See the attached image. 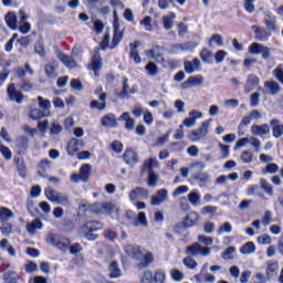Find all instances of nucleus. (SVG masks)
I'll list each match as a JSON object with an SVG mask.
<instances>
[{"mask_svg":"<svg viewBox=\"0 0 283 283\" xmlns=\"http://www.w3.org/2000/svg\"><path fill=\"white\" fill-rule=\"evenodd\" d=\"M124 251L128 258H132L133 260H143L138 263V269H147V266L154 262V254H151V252H147L144 256L143 250H140V247L138 245L127 244L124 248Z\"/></svg>","mask_w":283,"mask_h":283,"instance_id":"nucleus-1","label":"nucleus"},{"mask_svg":"<svg viewBox=\"0 0 283 283\" xmlns=\"http://www.w3.org/2000/svg\"><path fill=\"white\" fill-rule=\"evenodd\" d=\"M103 229V223L99 221H88L80 229V235L86 240L94 241L98 238L97 234H94V231H101Z\"/></svg>","mask_w":283,"mask_h":283,"instance_id":"nucleus-2","label":"nucleus"},{"mask_svg":"<svg viewBox=\"0 0 283 283\" xmlns=\"http://www.w3.org/2000/svg\"><path fill=\"white\" fill-rule=\"evenodd\" d=\"M46 244L55 247V249H59L60 251H67L70 249L71 241L61 234L49 233L46 235Z\"/></svg>","mask_w":283,"mask_h":283,"instance_id":"nucleus-3","label":"nucleus"},{"mask_svg":"<svg viewBox=\"0 0 283 283\" xmlns=\"http://www.w3.org/2000/svg\"><path fill=\"white\" fill-rule=\"evenodd\" d=\"M44 193L46 198L50 200V202H54L55 205H61L62 207H69L70 206V199L67 196L54 190L53 188H46L44 190Z\"/></svg>","mask_w":283,"mask_h":283,"instance_id":"nucleus-4","label":"nucleus"},{"mask_svg":"<svg viewBox=\"0 0 283 283\" xmlns=\"http://www.w3.org/2000/svg\"><path fill=\"white\" fill-rule=\"evenodd\" d=\"M186 255H192L193 258L202 255L203 258H209V255H211V248H205L201 247L200 243L195 242L186 249Z\"/></svg>","mask_w":283,"mask_h":283,"instance_id":"nucleus-5","label":"nucleus"},{"mask_svg":"<svg viewBox=\"0 0 283 283\" xmlns=\"http://www.w3.org/2000/svg\"><path fill=\"white\" fill-rule=\"evenodd\" d=\"M211 126V120H205L201 124V127L191 132L189 138L192 143H197L198 140H202L209 134V127Z\"/></svg>","mask_w":283,"mask_h":283,"instance_id":"nucleus-6","label":"nucleus"},{"mask_svg":"<svg viewBox=\"0 0 283 283\" xmlns=\"http://www.w3.org/2000/svg\"><path fill=\"white\" fill-rule=\"evenodd\" d=\"M249 52L251 54H261L264 61H269V59H271V49H269V46H264V44L254 42L249 48Z\"/></svg>","mask_w":283,"mask_h":283,"instance_id":"nucleus-7","label":"nucleus"},{"mask_svg":"<svg viewBox=\"0 0 283 283\" xmlns=\"http://www.w3.org/2000/svg\"><path fill=\"white\" fill-rule=\"evenodd\" d=\"M7 94H8L9 101H11L12 103L15 102L18 103V105H21V103L25 98L23 96V93L17 90V86L14 85V83L9 84L7 88Z\"/></svg>","mask_w":283,"mask_h":283,"instance_id":"nucleus-8","label":"nucleus"},{"mask_svg":"<svg viewBox=\"0 0 283 283\" xmlns=\"http://www.w3.org/2000/svg\"><path fill=\"white\" fill-rule=\"evenodd\" d=\"M203 83L205 76H190L186 82L181 84V90H191V87H200V85H202Z\"/></svg>","mask_w":283,"mask_h":283,"instance_id":"nucleus-9","label":"nucleus"},{"mask_svg":"<svg viewBox=\"0 0 283 283\" xmlns=\"http://www.w3.org/2000/svg\"><path fill=\"white\" fill-rule=\"evenodd\" d=\"M138 198L147 200V198H149V190L143 187H136L135 189L130 190L129 200L134 202L135 200H138Z\"/></svg>","mask_w":283,"mask_h":283,"instance_id":"nucleus-10","label":"nucleus"},{"mask_svg":"<svg viewBox=\"0 0 283 283\" xmlns=\"http://www.w3.org/2000/svg\"><path fill=\"white\" fill-rule=\"evenodd\" d=\"M167 198H169V192L167 191V189H160L151 198L150 205H153V207H158L163 205V202H166Z\"/></svg>","mask_w":283,"mask_h":283,"instance_id":"nucleus-11","label":"nucleus"},{"mask_svg":"<svg viewBox=\"0 0 283 283\" xmlns=\"http://www.w3.org/2000/svg\"><path fill=\"white\" fill-rule=\"evenodd\" d=\"M198 118H202V113L198 111H192L188 114V117L184 119L185 127L191 128L196 127Z\"/></svg>","mask_w":283,"mask_h":283,"instance_id":"nucleus-12","label":"nucleus"},{"mask_svg":"<svg viewBox=\"0 0 283 283\" xmlns=\"http://www.w3.org/2000/svg\"><path fill=\"white\" fill-rule=\"evenodd\" d=\"M57 70H59V62H51L45 64L44 72H45L46 78H51V81H54V78L59 76Z\"/></svg>","mask_w":283,"mask_h":283,"instance_id":"nucleus-13","label":"nucleus"},{"mask_svg":"<svg viewBox=\"0 0 283 283\" xmlns=\"http://www.w3.org/2000/svg\"><path fill=\"white\" fill-rule=\"evenodd\" d=\"M251 134L252 136H266V134H271V127L269 124L253 125L251 127Z\"/></svg>","mask_w":283,"mask_h":283,"instance_id":"nucleus-14","label":"nucleus"},{"mask_svg":"<svg viewBox=\"0 0 283 283\" xmlns=\"http://www.w3.org/2000/svg\"><path fill=\"white\" fill-rule=\"evenodd\" d=\"M270 127L274 138H282L283 136V124L280 119L274 118L270 122Z\"/></svg>","mask_w":283,"mask_h":283,"instance_id":"nucleus-15","label":"nucleus"},{"mask_svg":"<svg viewBox=\"0 0 283 283\" xmlns=\"http://www.w3.org/2000/svg\"><path fill=\"white\" fill-rule=\"evenodd\" d=\"M123 158L126 165H129L130 167L138 165V154H136V151H134L133 149H127L124 153Z\"/></svg>","mask_w":283,"mask_h":283,"instance_id":"nucleus-16","label":"nucleus"},{"mask_svg":"<svg viewBox=\"0 0 283 283\" xmlns=\"http://www.w3.org/2000/svg\"><path fill=\"white\" fill-rule=\"evenodd\" d=\"M102 127H106L108 129H115L118 127V122L116 120V116L114 114L105 115L102 119Z\"/></svg>","mask_w":283,"mask_h":283,"instance_id":"nucleus-17","label":"nucleus"},{"mask_svg":"<svg viewBox=\"0 0 283 283\" xmlns=\"http://www.w3.org/2000/svg\"><path fill=\"white\" fill-rule=\"evenodd\" d=\"M98 101L91 102V109H98L99 112H102V109H105V107H107V94H101L98 96Z\"/></svg>","mask_w":283,"mask_h":283,"instance_id":"nucleus-18","label":"nucleus"},{"mask_svg":"<svg viewBox=\"0 0 283 283\" xmlns=\"http://www.w3.org/2000/svg\"><path fill=\"white\" fill-rule=\"evenodd\" d=\"M264 23L268 32H275L277 30V20L275 15L266 13L264 18Z\"/></svg>","mask_w":283,"mask_h":283,"instance_id":"nucleus-19","label":"nucleus"},{"mask_svg":"<svg viewBox=\"0 0 283 283\" xmlns=\"http://www.w3.org/2000/svg\"><path fill=\"white\" fill-rule=\"evenodd\" d=\"M252 30L255 34V39L258 41H266L271 36V32L266 31V29H262L258 25H252Z\"/></svg>","mask_w":283,"mask_h":283,"instance_id":"nucleus-20","label":"nucleus"},{"mask_svg":"<svg viewBox=\"0 0 283 283\" xmlns=\"http://www.w3.org/2000/svg\"><path fill=\"white\" fill-rule=\"evenodd\" d=\"M83 145L84 143L82 139H76V138L71 139L67 146V151L70 156H74V154H76L78 149L83 148Z\"/></svg>","mask_w":283,"mask_h":283,"instance_id":"nucleus-21","label":"nucleus"},{"mask_svg":"<svg viewBox=\"0 0 283 283\" xmlns=\"http://www.w3.org/2000/svg\"><path fill=\"white\" fill-rule=\"evenodd\" d=\"M118 120L125 123V129H128V132H132L134 127H136V122L132 118V115H129L128 112L123 113Z\"/></svg>","mask_w":283,"mask_h":283,"instance_id":"nucleus-22","label":"nucleus"},{"mask_svg":"<svg viewBox=\"0 0 283 283\" xmlns=\"http://www.w3.org/2000/svg\"><path fill=\"white\" fill-rule=\"evenodd\" d=\"M59 59H60V61H62V63H64V65H66V67H69L70 70H74V67H77V66H78V63L76 62V60H74L73 56L65 55L64 53H60Z\"/></svg>","mask_w":283,"mask_h":283,"instance_id":"nucleus-23","label":"nucleus"},{"mask_svg":"<svg viewBox=\"0 0 283 283\" xmlns=\"http://www.w3.org/2000/svg\"><path fill=\"white\" fill-rule=\"evenodd\" d=\"M264 87L266 90H269L268 94H271V96H275V95L280 94V90H282L280 87V84L275 81H266L264 83Z\"/></svg>","mask_w":283,"mask_h":283,"instance_id":"nucleus-24","label":"nucleus"},{"mask_svg":"<svg viewBox=\"0 0 283 283\" xmlns=\"http://www.w3.org/2000/svg\"><path fill=\"white\" fill-rule=\"evenodd\" d=\"M188 201L192 207H200L202 205V199L200 197V192L198 190H192L188 195Z\"/></svg>","mask_w":283,"mask_h":283,"instance_id":"nucleus-25","label":"nucleus"},{"mask_svg":"<svg viewBox=\"0 0 283 283\" xmlns=\"http://www.w3.org/2000/svg\"><path fill=\"white\" fill-rule=\"evenodd\" d=\"M279 269H280V263L277 261H269L266 263L268 280H270V277H273L274 275H276Z\"/></svg>","mask_w":283,"mask_h":283,"instance_id":"nucleus-26","label":"nucleus"},{"mask_svg":"<svg viewBox=\"0 0 283 283\" xmlns=\"http://www.w3.org/2000/svg\"><path fill=\"white\" fill-rule=\"evenodd\" d=\"M258 85H260V77L255 74L248 75L245 88H248L249 92H253Z\"/></svg>","mask_w":283,"mask_h":283,"instance_id":"nucleus-27","label":"nucleus"},{"mask_svg":"<svg viewBox=\"0 0 283 283\" xmlns=\"http://www.w3.org/2000/svg\"><path fill=\"white\" fill-rule=\"evenodd\" d=\"M120 41H123V31L118 29V24H114V36L111 43V50H114V48H116Z\"/></svg>","mask_w":283,"mask_h":283,"instance_id":"nucleus-28","label":"nucleus"},{"mask_svg":"<svg viewBox=\"0 0 283 283\" xmlns=\"http://www.w3.org/2000/svg\"><path fill=\"white\" fill-rule=\"evenodd\" d=\"M101 67H103L101 56L94 55L92 59V63L88 65V70H93L94 76H98V70H101Z\"/></svg>","mask_w":283,"mask_h":283,"instance_id":"nucleus-29","label":"nucleus"},{"mask_svg":"<svg viewBox=\"0 0 283 283\" xmlns=\"http://www.w3.org/2000/svg\"><path fill=\"white\" fill-rule=\"evenodd\" d=\"M80 176L83 182L90 180V176H92V165H82V167L80 168Z\"/></svg>","mask_w":283,"mask_h":283,"instance_id":"nucleus-30","label":"nucleus"},{"mask_svg":"<svg viewBox=\"0 0 283 283\" xmlns=\"http://www.w3.org/2000/svg\"><path fill=\"white\" fill-rule=\"evenodd\" d=\"M42 227H43V223L41 222V220L35 219L32 222L27 223V231L31 235H34V233H36V231H39V229H42Z\"/></svg>","mask_w":283,"mask_h":283,"instance_id":"nucleus-31","label":"nucleus"},{"mask_svg":"<svg viewBox=\"0 0 283 283\" xmlns=\"http://www.w3.org/2000/svg\"><path fill=\"white\" fill-rule=\"evenodd\" d=\"M108 271H109L111 280H118V277H120V275H122L120 268H118V263H116L115 261H113L109 264Z\"/></svg>","mask_w":283,"mask_h":283,"instance_id":"nucleus-32","label":"nucleus"},{"mask_svg":"<svg viewBox=\"0 0 283 283\" xmlns=\"http://www.w3.org/2000/svg\"><path fill=\"white\" fill-rule=\"evenodd\" d=\"M4 20L10 30H17V13L8 12Z\"/></svg>","mask_w":283,"mask_h":283,"instance_id":"nucleus-33","label":"nucleus"},{"mask_svg":"<svg viewBox=\"0 0 283 283\" xmlns=\"http://www.w3.org/2000/svg\"><path fill=\"white\" fill-rule=\"evenodd\" d=\"M240 253H242V255H253V253H255V243L252 241L247 242L241 247Z\"/></svg>","mask_w":283,"mask_h":283,"instance_id":"nucleus-34","label":"nucleus"},{"mask_svg":"<svg viewBox=\"0 0 283 283\" xmlns=\"http://www.w3.org/2000/svg\"><path fill=\"white\" fill-rule=\"evenodd\" d=\"M154 167H158V160L150 158L148 160L144 161L143 168H142V175L145 174V171H147L148 174L150 171H154Z\"/></svg>","mask_w":283,"mask_h":283,"instance_id":"nucleus-35","label":"nucleus"},{"mask_svg":"<svg viewBox=\"0 0 283 283\" xmlns=\"http://www.w3.org/2000/svg\"><path fill=\"white\" fill-rule=\"evenodd\" d=\"M198 220H199L198 213L192 211L186 216L184 222L186 226H188V229H189V228L193 227V224H196V222H198Z\"/></svg>","mask_w":283,"mask_h":283,"instance_id":"nucleus-36","label":"nucleus"},{"mask_svg":"<svg viewBox=\"0 0 283 283\" xmlns=\"http://www.w3.org/2000/svg\"><path fill=\"white\" fill-rule=\"evenodd\" d=\"M0 249H2V251H7L11 256L17 255L14 248L10 244V241H8V239H2L0 241Z\"/></svg>","mask_w":283,"mask_h":283,"instance_id":"nucleus-37","label":"nucleus"},{"mask_svg":"<svg viewBox=\"0 0 283 283\" xmlns=\"http://www.w3.org/2000/svg\"><path fill=\"white\" fill-rule=\"evenodd\" d=\"M176 19V13L171 12L168 15L163 17L165 30H171L174 28V20Z\"/></svg>","mask_w":283,"mask_h":283,"instance_id":"nucleus-38","label":"nucleus"},{"mask_svg":"<svg viewBox=\"0 0 283 283\" xmlns=\"http://www.w3.org/2000/svg\"><path fill=\"white\" fill-rule=\"evenodd\" d=\"M14 164L17 165V169H18L19 175L22 178H25L27 168H25V163H23V158L15 157L14 158Z\"/></svg>","mask_w":283,"mask_h":283,"instance_id":"nucleus-39","label":"nucleus"},{"mask_svg":"<svg viewBox=\"0 0 283 283\" xmlns=\"http://www.w3.org/2000/svg\"><path fill=\"white\" fill-rule=\"evenodd\" d=\"M29 117L32 120H41V118H45V111H41L39 108H33L30 111Z\"/></svg>","mask_w":283,"mask_h":283,"instance_id":"nucleus-40","label":"nucleus"},{"mask_svg":"<svg viewBox=\"0 0 283 283\" xmlns=\"http://www.w3.org/2000/svg\"><path fill=\"white\" fill-rule=\"evenodd\" d=\"M13 216L14 213L10 209L0 207V222H8Z\"/></svg>","mask_w":283,"mask_h":283,"instance_id":"nucleus-41","label":"nucleus"},{"mask_svg":"<svg viewBox=\"0 0 283 283\" xmlns=\"http://www.w3.org/2000/svg\"><path fill=\"white\" fill-rule=\"evenodd\" d=\"M118 96L124 99L129 98V80L127 77L123 81V88Z\"/></svg>","mask_w":283,"mask_h":283,"instance_id":"nucleus-42","label":"nucleus"},{"mask_svg":"<svg viewBox=\"0 0 283 283\" xmlns=\"http://www.w3.org/2000/svg\"><path fill=\"white\" fill-rule=\"evenodd\" d=\"M4 283H18L19 282V274L15 272H7L3 275Z\"/></svg>","mask_w":283,"mask_h":283,"instance_id":"nucleus-43","label":"nucleus"},{"mask_svg":"<svg viewBox=\"0 0 283 283\" xmlns=\"http://www.w3.org/2000/svg\"><path fill=\"white\" fill-rule=\"evenodd\" d=\"M200 57L203 63H211V61L213 59V53L211 51H209L208 49H203L200 52Z\"/></svg>","mask_w":283,"mask_h":283,"instance_id":"nucleus-44","label":"nucleus"},{"mask_svg":"<svg viewBox=\"0 0 283 283\" xmlns=\"http://www.w3.org/2000/svg\"><path fill=\"white\" fill-rule=\"evenodd\" d=\"M90 203L87 201H82L78 206L77 216L83 218L87 211H90Z\"/></svg>","mask_w":283,"mask_h":283,"instance_id":"nucleus-45","label":"nucleus"},{"mask_svg":"<svg viewBox=\"0 0 283 283\" xmlns=\"http://www.w3.org/2000/svg\"><path fill=\"white\" fill-rule=\"evenodd\" d=\"M38 105L44 112L50 109V107H52V103L50 102V99H45L41 96L38 97Z\"/></svg>","mask_w":283,"mask_h":283,"instance_id":"nucleus-46","label":"nucleus"},{"mask_svg":"<svg viewBox=\"0 0 283 283\" xmlns=\"http://www.w3.org/2000/svg\"><path fill=\"white\" fill-rule=\"evenodd\" d=\"M260 185L261 189H263V191H265L268 196H273V187L271 186V184H269L266 179H261Z\"/></svg>","mask_w":283,"mask_h":283,"instance_id":"nucleus-47","label":"nucleus"},{"mask_svg":"<svg viewBox=\"0 0 283 283\" xmlns=\"http://www.w3.org/2000/svg\"><path fill=\"white\" fill-rule=\"evenodd\" d=\"M145 70L148 72L149 76H156V74H158V65H156L154 62H149L145 66Z\"/></svg>","mask_w":283,"mask_h":283,"instance_id":"nucleus-48","label":"nucleus"},{"mask_svg":"<svg viewBox=\"0 0 283 283\" xmlns=\"http://www.w3.org/2000/svg\"><path fill=\"white\" fill-rule=\"evenodd\" d=\"M195 180H199V182H209L211 180V177H209V174L207 172H195L193 174Z\"/></svg>","mask_w":283,"mask_h":283,"instance_id":"nucleus-49","label":"nucleus"},{"mask_svg":"<svg viewBox=\"0 0 283 283\" xmlns=\"http://www.w3.org/2000/svg\"><path fill=\"white\" fill-rule=\"evenodd\" d=\"M135 227H147V217L145 216V212H139L135 222Z\"/></svg>","mask_w":283,"mask_h":283,"instance_id":"nucleus-50","label":"nucleus"},{"mask_svg":"<svg viewBox=\"0 0 283 283\" xmlns=\"http://www.w3.org/2000/svg\"><path fill=\"white\" fill-rule=\"evenodd\" d=\"M231 231H233L231 223L226 222L219 227V229L217 230V233L219 235H222V233H231Z\"/></svg>","mask_w":283,"mask_h":283,"instance_id":"nucleus-51","label":"nucleus"},{"mask_svg":"<svg viewBox=\"0 0 283 283\" xmlns=\"http://www.w3.org/2000/svg\"><path fill=\"white\" fill-rule=\"evenodd\" d=\"M140 25L145 27L147 32H151L154 30V25H151V17L147 15L140 21Z\"/></svg>","mask_w":283,"mask_h":283,"instance_id":"nucleus-52","label":"nucleus"},{"mask_svg":"<svg viewBox=\"0 0 283 283\" xmlns=\"http://www.w3.org/2000/svg\"><path fill=\"white\" fill-rule=\"evenodd\" d=\"M184 264H185V266H187V269H190L192 271H193V269H196V266H198V262H196V260H193V258H191V256L185 258Z\"/></svg>","mask_w":283,"mask_h":283,"instance_id":"nucleus-53","label":"nucleus"},{"mask_svg":"<svg viewBox=\"0 0 283 283\" xmlns=\"http://www.w3.org/2000/svg\"><path fill=\"white\" fill-rule=\"evenodd\" d=\"M198 242L205 244V247H211V244H213V238L200 234L198 237Z\"/></svg>","mask_w":283,"mask_h":283,"instance_id":"nucleus-54","label":"nucleus"},{"mask_svg":"<svg viewBox=\"0 0 283 283\" xmlns=\"http://www.w3.org/2000/svg\"><path fill=\"white\" fill-rule=\"evenodd\" d=\"M187 192H189V187H187V186H179L172 192V198H178V196H182L184 193H187Z\"/></svg>","mask_w":283,"mask_h":283,"instance_id":"nucleus-55","label":"nucleus"},{"mask_svg":"<svg viewBox=\"0 0 283 283\" xmlns=\"http://www.w3.org/2000/svg\"><path fill=\"white\" fill-rule=\"evenodd\" d=\"M157 182H158V175H156V172L154 171L148 172V186L156 187Z\"/></svg>","mask_w":283,"mask_h":283,"instance_id":"nucleus-56","label":"nucleus"},{"mask_svg":"<svg viewBox=\"0 0 283 283\" xmlns=\"http://www.w3.org/2000/svg\"><path fill=\"white\" fill-rule=\"evenodd\" d=\"M193 50H196V43L195 42L181 43V52H193Z\"/></svg>","mask_w":283,"mask_h":283,"instance_id":"nucleus-57","label":"nucleus"},{"mask_svg":"<svg viewBox=\"0 0 283 283\" xmlns=\"http://www.w3.org/2000/svg\"><path fill=\"white\" fill-rule=\"evenodd\" d=\"M35 54H39V56H45V45H43L41 42H36L34 46Z\"/></svg>","mask_w":283,"mask_h":283,"instance_id":"nucleus-58","label":"nucleus"},{"mask_svg":"<svg viewBox=\"0 0 283 283\" xmlns=\"http://www.w3.org/2000/svg\"><path fill=\"white\" fill-rule=\"evenodd\" d=\"M233 253H235V249L233 247H230L223 252L222 259L226 261L233 260Z\"/></svg>","mask_w":283,"mask_h":283,"instance_id":"nucleus-59","label":"nucleus"},{"mask_svg":"<svg viewBox=\"0 0 283 283\" xmlns=\"http://www.w3.org/2000/svg\"><path fill=\"white\" fill-rule=\"evenodd\" d=\"M279 170L280 167L276 164H269L263 170V174H277Z\"/></svg>","mask_w":283,"mask_h":283,"instance_id":"nucleus-60","label":"nucleus"},{"mask_svg":"<svg viewBox=\"0 0 283 283\" xmlns=\"http://www.w3.org/2000/svg\"><path fill=\"white\" fill-rule=\"evenodd\" d=\"M91 213H103V203L95 202L90 207Z\"/></svg>","mask_w":283,"mask_h":283,"instance_id":"nucleus-61","label":"nucleus"},{"mask_svg":"<svg viewBox=\"0 0 283 283\" xmlns=\"http://www.w3.org/2000/svg\"><path fill=\"white\" fill-rule=\"evenodd\" d=\"M250 105L251 107H258L260 105V93H253L250 96Z\"/></svg>","mask_w":283,"mask_h":283,"instance_id":"nucleus-62","label":"nucleus"},{"mask_svg":"<svg viewBox=\"0 0 283 283\" xmlns=\"http://www.w3.org/2000/svg\"><path fill=\"white\" fill-rule=\"evenodd\" d=\"M154 282L155 283H165V272L158 270L155 272L154 276Z\"/></svg>","mask_w":283,"mask_h":283,"instance_id":"nucleus-63","label":"nucleus"},{"mask_svg":"<svg viewBox=\"0 0 283 283\" xmlns=\"http://www.w3.org/2000/svg\"><path fill=\"white\" fill-rule=\"evenodd\" d=\"M142 283H154V274L151 272L147 271L144 273L140 280Z\"/></svg>","mask_w":283,"mask_h":283,"instance_id":"nucleus-64","label":"nucleus"}]
</instances>
